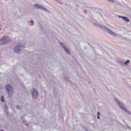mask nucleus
I'll use <instances>...</instances> for the list:
<instances>
[{
	"instance_id": "39448f33",
	"label": "nucleus",
	"mask_w": 131,
	"mask_h": 131,
	"mask_svg": "<svg viewBox=\"0 0 131 131\" xmlns=\"http://www.w3.org/2000/svg\"><path fill=\"white\" fill-rule=\"evenodd\" d=\"M31 92L32 93L33 97L35 98L38 95V93L36 89L34 88H33L31 89Z\"/></svg>"
},
{
	"instance_id": "ddd939ff",
	"label": "nucleus",
	"mask_w": 131,
	"mask_h": 131,
	"mask_svg": "<svg viewBox=\"0 0 131 131\" xmlns=\"http://www.w3.org/2000/svg\"><path fill=\"white\" fill-rule=\"evenodd\" d=\"M64 49L65 52L67 53L68 54H70V53L69 49L67 47L65 48Z\"/></svg>"
},
{
	"instance_id": "9b49d317",
	"label": "nucleus",
	"mask_w": 131,
	"mask_h": 131,
	"mask_svg": "<svg viewBox=\"0 0 131 131\" xmlns=\"http://www.w3.org/2000/svg\"><path fill=\"white\" fill-rule=\"evenodd\" d=\"M118 62L119 64L124 66V61L123 60H118Z\"/></svg>"
},
{
	"instance_id": "0eeeda50",
	"label": "nucleus",
	"mask_w": 131,
	"mask_h": 131,
	"mask_svg": "<svg viewBox=\"0 0 131 131\" xmlns=\"http://www.w3.org/2000/svg\"><path fill=\"white\" fill-rule=\"evenodd\" d=\"M121 108L122 110L124 111L126 113L129 115H131V112L126 108L124 105Z\"/></svg>"
},
{
	"instance_id": "6e6552de",
	"label": "nucleus",
	"mask_w": 131,
	"mask_h": 131,
	"mask_svg": "<svg viewBox=\"0 0 131 131\" xmlns=\"http://www.w3.org/2000/svg\"><path fill=\"white\" fill-rule=\"evenodd\" d=\"M118 17L119 18H122L123 20L125 21L126 22H129V19H128L127 17H126L119 15L118 16Z\"/></svg>"
},
{
	"instance_id": "423d86ee",
	"label": "nucleus",
	"mask_w": 131,
	"mask_h": 131,
	"mask_svg": "<svg viewBox=\"0 0 131 131\" xmlns=\"http://www.w3.org/2000/svg\"><path fill=\"white\" fill-rule=\"evenodd\" d=\"M114 100L121 108H122L123 106H124V105L120 101H119L116 98H114Z\"/></svg>"
},
{
	"instance_id": "a211bd4d",
	"label": "nucleus",
	"mask_w": 131,
	"mask_h": 131,
	"mask_svg": "<svg viewBox=\"0 0 131 131\" xmlns=\"http://www.w3.org/2000/svg\"><path fill=\"white\" fill-rule=\"evenodd\" d=\"M21 119H22V121H23V122H24L25 121V120H24V119H23V118L22 117V116H21Z\"/></svg>"
},
{
	"instance_id": "dca6fc26",
	"label": "nucleus",
	"mask_w": 131,
	"mask_h": 131,
	"mask_svg": "<svg viewBox=\"0 0 131 131\" xmlns=\"http://www.w3.org/2000/svg\"><path fill=\"white\" fill-rule=\"evenodd\" d=\"M97 115L98 116H100V114L99 112H98L97 113Z\"/></svg>"
},
{
	"instance_id": "20e7f679",
	"label": "nucleus",
	"mask_w": 131,
	"mask_h": 131,
	"mask_svg": "<svg viewBox=\"0 0 131 131\" xmlns=\"http://www.w3.org/2000/svg\"><path fill=\"white\" fill-rule=\"evenodd\" d=\"M24 48V46L22 45H18L14 48L13 51L15 53H19L21 52Z\"/></svg>"
},
{
	"instance_id": "6ab92c4d",
	"label": "nucleus",
	"mask_w": 131,
	"mask_h": 131,
	"mask_svg": "<svg viewBox=\"0 0 131 131\" xmlns=\"http://www.w3.org/2000/svg\"><path fill=\"white\" fill-rule=\"evenodd\" d=\"M98 13V14H99L102 17V15L99 12H98V13Z\"/></svg>"
},
{
	"instance_id": "f03ea898",
	"label": "nucleus",
	"mask_w": 131,
	"mask_h": 131,
	"mask_svg": "<svg viewBox=\"0 0 131 131\" xmlns=\"http://www.w3.org/2000/svg\"><path fill=\"white\" fill-rule=\"evenodd\" d=\"M11 41V39L9 37L4 36L2 39H0V43L2 45L7 44Z\"/></svg>"
},
{
	"instance_id": "f3484780",
	"label": "nucleus",
	"mask_w": 131,
	"mask_h": 131,
	"mask_svg": "<svg viewBox=\"0 0 131 131\" xmlns=\"http://www.w3.org/2000/svg\"><path fill=\"white\" fill-rule=\"evenodd\" d=\"M30 23L32 24H33L34 23V22L32 20H31L30 21Z\"/></svg>"
},
{
	"instance_id": "aec40b11",
	"label": "nucleus",
	"mask_w": 131,
	"mask_h": 131,
	"mask_svg": "<svg viewBox=\"0 0 131 131\" xmlns=\"http://www.w3.org/2000/svg\"><path fill=\"white\" fill-rule=\"evenodd\" d=\"M97 118L98 119H100V117L99 116H97Z\"/></svg>"
},
{
	"instance_id": "412c9836",
	"label": "nucleus",
	"mask_w": 131,
	"mask_h": 131,
	"mask_svg": "<svg viewBox=\"0 0 131 131\" xmlns=\"http://www.w3.org/2000/svg\"><path fill=\"white\" fill-rule=\"evenodd\" d=\"M2 26L1 25H0V30H1L2 29Z\"/></svg>"
},
{
	"instance_id": "5701e85b",
	"label": "nucleus",
	"mask_w": 131,
	"mask_h": 131,
	"mask_svg": "<svg viewBox=\"0 0 131 131\" xmlns=\"http://www.w3.org/2000/svg\"><path fill=\"white\" fill-rule=\"evenodd\" d=\"M1 131H4V130H1Z\"/></svg>"
},
{
	"instance_id": "4be33fe9",
	"label": "nucleus",
	"mask_w": 131,
	"mask_h": 131,
	"mask_svg": "<svg viewBox=\"0 0 131 131\" xmlns=\"http://www.w3.org/2000/svg\"><path fill=\"white\" fill-rule=\"evenodd\" d=\"M57 1V2H59V0H56Z\"/></svg>"
},
{
	"instance_id": "4468645a",
	"label": "nucleus",
	"mask_w": 131,
	"mask_h": 131,
	"mask_svg": "<svg viewBox=\"0 0 131 131\" xmlns=\"http://www.w3.org/2000/svg\"><path fill=\"white\" fill-rule=\"evenodd\" d=\"M129 62V60H127L125 62H124V66L125 65H127L128 64V63Z\"/></svg>"
},
{
	"instance_id": "1a4fd4ad",
	"label": "nucleus",
	"mask_w": 131,
	"mask_h": 131,
	"mask_svg": "<svg viewBox=\"0 0 131 131\" xmlns=\"http://www.w3.org/2000/svg\"><path fill=\"white\" fill-rule=\"evenodd\" d=\"M34 7L36 9H38L41 8V6L39 4H36L34 5Z\"/></svg>"
},
{
	"instance_id": "7ed1b4c3",
	"label": "nucleus",
	"mask_w": 131,
	"mask_h": 131,
	"mask_svg": "<svg viewBox=\"0 0 131 131\" xmlns=\"http://www.w3.org/2000/svg\"><path fill=\"white\" fill-rule=\"evenodd\" d=\"M6 91L7 93L8 96L10 97L11 96L13 92L14 89L9 84H7L5 86Z\"/></svg>"
},
{
	"instance_id": "f8f14e48",
	"label": "nucleus",
	"mask_w": 131,
	"mask_h": 131,
	"mask_svg": "<svg viewBox=\"0 0 131 131\" xmlns=\"http://www.w3.org/2000/svg\"><path fill=\"white\" fill-rule=\"evenodd\" d=\"M60 46L64 49L66 47L65 46V44L61 42L60 41Z\"/></svg>"
},
{
	"instance_id": "9d476101",
	"label": "nucleus",
	"mask_w": 131,
	"mask_h": 131,
	"mask_svg": "<svg viewBox=\"0 0 131 131\" xmlns=\"http://www.w3.org/2000/svg\"><path fill=\"white\" fill-rule=\"evenodd\" d=\"M41 10L45 13L47 12L50 13V12L47 9L42 6H41Z\"/></svg>"
},
{
	"instance_id": "f257e3e1",
	"label": "nucleus",
	"mask_w": 131,
	"mask_h": 131,
	"mask_svg": "<svg viewBox=\"0 0 131 131\" xmlns=\"http://www.w3.org/2000/svg\"><path fill=\"white\" fill-rule=\"evenodd\" d=\"M93 25L96 27H100L103 30L106 32H107L111 34L112 35L116 36V34L114 32L111 30L110 29L107 28L103 25L97 23H94Z\"/></svg>"
},
{
	"instance_id": "2eb2a0df",
	"label": "nucleus",
	"mask_w": 131,
	"mask_h": 131,
	"mask_svg": "<svg viewBox=\"0 0 131 131\" xmlns=\"http://www.w3.org/2000/svg\"><path fill=\"white\" fill-rule=\"evenodd\" d=\"M1 101L2 102H4L5 100H4V97L3 96H1Z\"/></svg>"
}]
</instances>
